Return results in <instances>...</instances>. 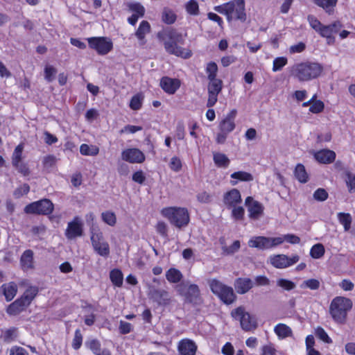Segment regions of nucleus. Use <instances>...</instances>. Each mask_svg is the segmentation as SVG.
I'll list each match as a JSON object with an SVG mask.
<instances>
[{"label": "nucleus", "instance_id": "obj_1", "mask_svg": "<svg viewBox=\"0 0 355 355\" xmlns=\"http://www.w3.org/2000/svg\"><path fill=\"white\" fill-rule=\"evenodd\" d=\"M159 40L163 42L165 51L171 54L183 59L191 57L190 49L183 48L179 44L184 43L183 35L173 28H166L159 31L157 34Z\"/></svg>", "mask_w": 355, "mask_h": 355}, {"label": "nucleus", "instance_id": "obj_2", "mask_svg": "<svg viewBox=\"0 0 355 355\" xmlns=\"http://www.w3.org/2000/svg\"><path fill=\"white\" fill-rule=\"evenodd\" d=\"M323 71L322 66L318 62H304L292 67L291 74L300 82H306L317 78Z\"/></svg>", "mask_w": 355, "mask_h": 355}, {"label": "nucleus", "instance_id": "obj_3", "mask_svg": "<svg viewBox=\"0 0 355 355\" xmlns=\"http://www.w3.org/2000/svg\"><path fill=\"white\" fill-rule=\"evenodd\" d=\"M244 0H234L214 7V10L226 16L228 21L240 20L245 21L246 14Z\"/></svg>", "mask_w": 355, "mask_h": 355}, {"label": "nucleus", "instance_id": "obj_4", "mask_svg": "<svg viewBox=\"0 0 355 355\" xmlns=\"http://www.w3.org/2000/svg\"><path fill=\"white\" fill-rule=\"evenodd\" d=\"M352 307L351 300L344 297H336L331 302L329 312L335 322L343 324L345 322L347 312Z\"/></svg>", "mask_w": 355, "mask_h": 355}, {"label": "nucleus", "instance_id": "obj_5", "mask_svg": "<svg viewBox=\"0 0 355 355\" xmlns=\"http://www.w3.org/2000/svg\"><path fill=\"white\" fill-rule=\"evenodd\" d=\"M161 213L173 225L178 228L186 227L189 223V214L186 208L169 207L162 209Z\"/></svg>", "mask_w": 355, "mask_h": 355}, {"label": "nucleus", "instance_id": "obj_6", "mask_svg": "<svg viewBox=\"0 0 355 355\" xmlns=\"http://www.w3.org/2000/svg\"><path fill=\"white\" fill-rule=\"evenodd\" d=\"M208 284L212 293L226 304H230L234 302L236 295L232 287L225 285L216 279H209Z\"/></svg>", "mask_w": 355, "mask_h": 355}, {"label": "nucleus", "instance_id": "obj_7", "mask_svg": "<svg viewBox=\"0 0 355 355\" xmlns=\"http://www.w3.org/2000/svg\"><path fill=\"white\" fill-rule=\"evenodd\" d=\"M90 239L94 251L99 256L107 258L110 254V248L105 240L103 232L98 228H92Z\"/></svg>", "mask_w": 355, "mask_h": 355}, {"label": "nucleus", "instance_id": "obj_8", "mask_svg": "<svg viewBox=\"0 0 355 355\" xmlns=\"http://www.w3.org/2000/svg\"><path fill=\"white\" fill-rule=\"evenodd\" d=\"M177 291L180 295L184 296L187 302L193 305H200L202 303L200 289L196 284L188 285L186 283H182L177 286Z\"/></svg>", "mask_w": 355, "mask_h": 355}, {"label": "nucleus", "instance_id": "obj_9", "mask_svg": "<svg viewBox=\"0 0 355 355\" xmlns=\"http://www.w3.org/2000/svg\"><path fill=\"white\" fill-rule=\"evenodd\" d=\"M284 242L283 238L279 237H266V236H253L248 241L250 248H254L259 250H268L276 247Z\"/></svg>", "mask_w": 355, "mask_h": 355}, {"label": "nucleus", "instance_id": "obj_10", "mask_svg": "<svg viewBox=\"0 0 355 355\" xmlns=\"http://www.w3.org/2000/svg\"><path fill=\"white\" fill-rule=\"evenodd\" d=\"M232 316L240 321L241 328L245 331H251L257 327V321L243 307H238L231 313Z\"/></svg>", "mask_w": 355, "mask_h": 355}, {"label": "nucleus", "instance_id": "obj_11", "mask_svg": "<svg viewBox=\"0 0 355 355\" xmlns=\"http://www.w3.org/2000/svg\"><path fill=\"white\" fill-rule=\"evenodd\" d=\"M53 204L48 199H43L28 204L24 208L26 214L48 215L52 213Z\"/></svg>", "mask_w": 355, "mask_h": 355}, {"label": "nucleus", "instance_id": "obj_12", "mask_svg": "<svg viewBox=\"0 0 355 355\" xmlns=\"http://www.w3.org/2000/svg\"><path fill=\"white\" fill-rule=\"evenodd\" d=\"M90 48L95 49L98 54L105 55L112 49V42L104 37H93L87 38Z\"/></svg>", "mask_w": 355, "mask_h": 355}, {"label": "nucleus", "instance_id": "obj_13", "mask_svg": "<svg viewBox=\"0 0 355 355\" xmlns=\"http://www.w3.org/2000/svg\"><path fill=\"white\" fill-rule=\"evenodd\" d=\"M24 150V144H19L15 148L12 157V165L24 175H28L30 173L27 164L22 162V154Z\"/></svg>", "mask_w": 355, "mask_h": 355}, {"label": "nucleus", "instance_id": "obj_14", "mask_svg": "<svg viewBox=\"0 0 355 355\" xmlns=\"http://www.w3.org/2000/svg\"><path fill=\"white\" fill-rule=\"evenodd\" d=\"M223 88V82L220 79L209 80L207 90H208V99L207 102V107H213L218 101V95L221 92Z\"/></svg>", "mask_w": 355, "mask_h": 355}, {"label": "nucleus", "instance_id": "obj_15", "mask_svg": "<svg viewBox=\"0 0 355 355\" xmlns=\"http://www.w3.org/2000/svg\"><path fill=\"white\" fill-rule=\"evenodd\" d=\"M300 259L298 255L288 257L285 254H277L270 258V263L277 268H285L296 263Z\"/></svg>", "mask_w": 355, "mask_h": 355}, {"label": "nucleus", "instance_id": "obj_16", "mask_svg": "<svg viewBox=\"0 0 355 355\" xmlns=\"http://www.w3.org/2000/svg\"><path fill=\"white\" fill-rule=\"evenodd\" d=\"M122 159L131 164H141L145 161L144 154L138 148H128L121 153Z\"/></svg>", "mask_w": 355, "mask_h": 355}, {"label": "nucleus", "instance_id": "obj_17", "mask_svg": "<svg viewBox=\"0 0 355 355\" xmlns=\"http://www.w3.org/2000/svg\"><path fill=\"white\" fill-rule=\"evenodd\" d=\"M83 223L79 217H75L72 221L69 222L65 230V236L72 240L83 235Z\"/></svg>", "mask_w": 355, "mask_h": 355}, {"label": "nucleus", "instance_id": "obj_18", "mask_svg": "<svg viewBox=\"0 0 355 355\" xmlns=\"http://www.w3.org/2000/svg\"><path fill=\"white\" fill-rule=\"evenodd\" d=\"M236 114L237 111L234 109L232 110L224 116V118L218 124V128L220 131H223L225 133L230 134L235 129V119L236 116Z\"/></svg>", "mask_w": 355, "mask_h": 355}, {"label": "nucleus", "instance_id": "obj_19", "mask_svg": "<svg viewBox=\"0 0 355 355\" xmlns=\"http://www.w3.org/2000/svg\"><path fill=\"white\" fill-rule=\"evenodd\" d=\"M148 295L151 300L156 302L159 305H166L170 302L169 293L164 289H159L150 286Z\"/></svg>", "mask_w": 355, "mask_h": 355}, {"label": "nucleus", "instance_id": "obj_20", "mask_svg": "<svg viewBox=\"0 0 355 355\" xmlns=\"http://www.w3.org/2000/svg\"><path fill=\"white\" fill-rule=\"evenodd\" d=\"M245 205L248 207L249 217L252 219H258L263 214V207L258 201L254 200L250 196L246 198L245 201Z\"/></svg>", "mask_w": 355, "mask_h": 355}, {"label": "nucleus", "instance_id": "obj_21", "mask_svg": "<svg viewBox=\"0 0 355 355\" xmlns=\"http://www.w3.org/2000/svg\"><path fill=\"white\" fill-rule=\"evenodd\" d=\"M242 201L240 191L236 189H232L226 192L223 196V203L228 209L237 206Z\"/></svg>", "mask_w": 355, "mask_h": 355}, {"label": "nucleus", "instance_id": "obj_22", "mask_svg": "<svg viewBox=\"0 0 355 355\" xmlns=\"http://www.w3.org/2000/svg\"><path fill=\"white\" fill-rule=\"evenodd\" d=\"M180 86L178 79L163 77L160 80V87L169 94H173Z\"/></svg>", "mask_w": 355, "mask_h": 355}, {"label": "nucleus", "instance_id": "obj_23", "mask_svg": "<svg viewBox=\"0 0 355 355\" xmlns=\"http://www.w3.org/2000/svg\"><path fill=\"white\" fill-rule=\"evenodd\" d=\"M178 351L180 355H196L197 345L189 339H183L178 344Z\"/></svg>", "mask_w": 355, "mask_h": 355}, {"label": "nucleus", "instance_id": "obj_24", "mask_svg": "<svg viewBox=\"0 0 355 355\" xmlns=\"http://www.w3.org/2000/svg\"><path fill=\"white\" fill-rule=\"evenodd\" d=\"M87 348L90 349L94 355H112L107 348H101V345L97 339H89L85 343Z\"/></svg>", "mask_w": 355, "mask_h": 355}, {"label": "nucleus", "instance_id": "obj_25", "mask_svg": "<svg viewBox=\"0 0 355 355\" xmlns=\"http://www.w3.org/2000/svg\"><path fill=\"white\" fill-rule=\"evenodd\" d=\"M34 253L31 250H25L20 258V265L24 271L33 270L35 268Z\"/></svg>", "mask_w": 355, "mask_h": 355}, {"label": "nucleus", "instance_id": "obj_26", "mask_svg": "<svg viewBox=\"0 0 355 355\" xmlns=\"http://www.w3.org/2000/svg\"><path fill=\"white\" fill-rule=\"evenodd\" d=\"M253 285L254 283L250 278L239 277L236 279L234 283L236 293L241 295L248 293Z\"/></svg>", "mask_w": 355, "mask_h": 355}, {"label": "nucleus", "instance_id": "obj_27", "mask_svg": "<svg viewBox=\"0 0 355 355\" xmlns=\"http://www.w3.org/2000/svg\"><path fill=\"white\" fill-rule=\"evenodd\" d=\"M315 158L320 163L329 164L335 160L336 153L333 150L324 149L315 153Z\"/></svg>", "mask_w": 355, "mask_h": 355}, {"label": "nucleus", "instance_id": "obj_28", "mask_svg": "<svg viewBox=\"0 0 355 355\" xmlns=\"http://www.w3.org/2000/svg\"><path fill=\"white\" fill-rule=\"evenodd\" d=\"M341 28L342 24L338 21L328 26L323 25L320 35L327 39H332V34L337 33Z\"/></svg>", "mask_w": 355, "mask_h": 355}, {"label": "nucleus", "instance_id": "obj_29", "mask_svg": "<svg viewBox=\"0 0 355 355\" xmlns=\"http://www.w3.org/2000/svg\"><path fill=\"white\" fill-rule=\"evenodd\" d=\"M1 288L7 301H11L17 292V284L13 282L3 284Z\"/></svg>", "mask_w": 355, "mask_h": 355}, {"label": "nucleus", "instance_id": "obj_30", "mask_svg": "<svg viewBox=\"0 0 355 355\" xmlns=\"http://www.w3.org/2000/svg\"><path fill=\"white\" fill-rule=\"evenodd\" d=\"M26 306L28 305L21 298H19L8 306L7 313L11 315H16L24 311Z\"/></svg>", "mask_w": 355, "mask_h": 355}, {"label": "nucleus", "instance_id": "obj_31", "mask_svg": "<svg viewBox=\"0 0 355 355\" xmlns=\"http://www.w3.org/2000/svg\"><path fill=\"white\" fill-rule=\"evenodd\" d=\"M318 6L323 8L329 15L333 13L338 0H313Z\"/></svg>", "mask_w": 355, "mask_h": 355}, {"label": "nucleus", "instance_id": "obj_32", "mask_svg": "<svg viewBox=\"0 0 355 355\" xmlns=\"http://www.w3.org/2000/svg\"><path fill=\"white\" fill-rule=\"evenodd\" d=\"M183 277L182 272L177 268H171L166 272V278L172 284L179 283Z\"/></svg>", "mask_w": 355, "mask_h": 355}, {"label": "nucleus", "instance_id": "obj_33", "mask_svg": "<svg viewBox=\"0 0 355 355\" xmlns=\"http://www.w3.org/2000/svg\"><path fill=\"white\" fill-rule=\"evenodd\" d=\"M150 31V24L147 21H142L139 28H137L135 35L136 37L141 41V44H145L144 38L147 33Z\"/></svg>", "mask_w": 355, "mask_h": 355}, {"label": "nucleus", "instance_id": "obj_34", "mask_svg": "<svg viewBox=\"0 0 355 355\" xmlns=\"http://www.w3.org/2000/svg\"><path fill=\"white\" fill-rule=\"evenodd\" d=\"M274 331L280 338H285L292 335L291 329L282 323L277 324L274 328Z\"/></svg>", "mask_w": 355, "mask_h": 355}, {"label": "nucleus", "instance_id": "obj_35", "mask_svg": "<svg viewBox=\"0 0 355 355\" xmlns=\"http://www.w3.org/2000/svg\"><path fill=\"white\" fill-rule=\"evenodd\" d=\"M110 278L112 283L117 287H121L123 285V275L121 270L113 269L110 272Z\"/></svg>", "mask_w": 355, "mask_h": 355}, {"label": "nucleus", "instance_id": "obj_36", "mask_svg": "<svg viewBox=\"0 0 355 355\" xmlns=\"http://www.w3.org/2000/svg\"><path fill=\"white\" fill-rule=\"evenodd\" d=\"M38 293V288L36 286H28L23 295L20 297L28 306L31 303Z\"/></svg>", "mask_w": 355, "mask_h": 355}, {"label": "nucleus", "instance_id": "obj_37", "mask_svg": "<svg viewBox=\"0 0 355 355\" xmlns=\"http://www.w3.org/2000/svg\"><path fill=\"white\" fill-rule=\"evenodd\" d=\"M294 175L296 179L301 183H306L309 180V176L305 167L301 164H297L295 168Z\"/></svg>", "mask_w": 355, "mask_h": 355}, {"label": "nucleus", "instance_id": "obj_38", "mask_svg": "<svg viewBox=\"0 0 355 355\" xmlns=\"http://www.w3.org/2000/svg\"><path fill=\"white\" fill-rule=\"evenodd\" d=\"M213 159L215 164L218 167L227 168L230 162L225 154L220 153H214Z\"/></svg>", "mask_w": 355, "mask_h": 355}, {"label": "nucleus", "instance_id": "obj_39", "mask_svg": "<svg viewBox=\"0 0 355 355\" xmlns=\"http://www.w3.org/2000/svg\"><path fill=\"white\" fill-rule=\"evenodd\" d=\"M177 16L175 12L168 8H164L162 14V19L164 23L166 24H173L176 21Z\"/></svg>", "mask_w": 355, "mask_h": 355}, {"label": "nucleus", "instance_id": "obj_40", "mask_svg": "<svg viewBox=\"0 0 355 355\" xmlns=\"http://www.w3.org/2000/svg\"><path fill=\"white\" fill-rule=\"evenodd\" d=\"M101 218L105 223L110 226H114L116 223L115 214L110 211H103L101 214Z\"/></svg>", "mask_w": 355, "mask_h": 355}, {"label": "nucleus", "instance_id": "obj_41", "mask_svg": "<svg viewBox=\"0 0 355 355\" xmlns=\"http://www.w3.org/2000/svg\"><path fill=\"white\" fill-rule=\"evenodd\" d=\"M230 177L232 179H236L244 182H250L253 180L252 175L245 171L234 172L231 174Z\"/></svg>", "mask_w": 355, "mask_h": 355}, {"label": "nucleus", "instance_id": "obj_42", "mask_svg": "<svg viewBox=\"0 0 355 355\" xmlns=\"http://www.w3.org/2000/svg\"><path fill=\"white\" fill-rule=\"evenodd\" d=\"M325 250L322 244H315L310 250V255L313 259H320L324 254Z\"/></svg>", "mask_w": 355, "mask_h": 355}, {"label": "nucleus", "instance_id": "obj_43", "mask_svg": "<svg viewBox=\"0 0 355 355\" xmlns=\"http://www.w3.org/2000/svg\"><path fill=\"white\" fill-rule=\"evenodd\" d=\"M339 222L344 226L345 230H349L352 223V217L349 214L340 212L338 214Z\"/></svg>", "mask_w": 355, "mask_h": 355}, {"label": "nucleus", "instance_id": "obj_44", "mask_svg": "<svg viewBox=\"0 0 355 355\" xmlns=\"http://www.w3.org/2000/svg\"><path fill=\"white\" fill-rule=\"evenodd\" d=\"M320 286V282L316 279H309L304 281L300 285L301 288H309L311 290H318Z\"/></svg>", "mask_w": 355, "mask_h": 355}, {"label": "nucleus", "instance_id": "obj_45", "mask_svg": "<svg viewBox=\"0 0 355 355\" xmlns=\"http://www.w3.org/2000/svg\"><path fill=\"white\" fill-rule=\"evenodd\" d=\"M217 71H218V66L215 62H211L207 64V68H206V73L207 74V78H208L209 80L217 79L216 78Z\"/></svg>", "mask_w": 355, "mask_h": 355}, {"label": "nucleus", "instance_id": "obj_46", "mask_svg": "<svg viewBox=\"0 0 355 355\" xmlns=\"http://www.w3.org/2000/svg\"><path fill=\"white\" fill-rule=\"evenodd\" d=\"M307 19L311 27L320 35L323 27L321 22L313 15H309Z\"/></svg>", "mask_w": 355, "mask_h": 355}, {"label": "nucleus", "instance_id": "obj_47", "mask_svg": "<svg viewBox=\"0 0 355 355\" xmlns=\"http://www.w3.org/2000/svg\"><path fill=\"white\" fill-rule=\"evenodd\" d=\"M80 153L83 155H96L98 153V148L95 146L90 148L87 144H83L80 147Z\"/></svg>", "mask_w": 355, "mask_h": 355}, {"label": "nucleus", "instance_id": "obj_48", "mask_svg": "<svg viewBox=\"0 0 355 355\" xmlns=\"http://www.w3.org/2000/svg\"><path fill=\"white\" fill-rule=\"evenodd\" d=\"M186 10L192 15H198L199 13L198 3L196 0H190L186 4Z\"/></svg>", "mask_w": 355, "mask_h": 355}, {"label": "nucleus", "instance_id": "obj_49", "mask_svg": "<svg viewBox=\"0 0 355 355\" xmlns=\"http://www.w3.org/2000/svg\"><path fill=\"white\" fill-rule=\"evenodd\" d=\"M277 285L286 291H291L295 288V284L286 279H279Z\"/></svg>", "mask_w": 355, "mask_h": 355}, {"label": "nucleus", "instance_id": "obj_50", "mask_svg": "<svg viewBox=\"0 0 355 355\" xmlns=\"http://www.w3.org/2000/svg\"><path fill=\"white\" fill-rule=\"evenodd\" d=\"M287 58L285 57H279L275 58L273 60L272 71H280L287 64Z\"/></svg>", "mask_w": 355, "mask_h": 355}, {"label": "nucleus", "instance_id": "obj_51", "mask_svg": "<svg viewBox=\"0 0 355 355\" xmlns=\"http://www.w3.org/2000/svg\"><path fill=\"white\" fill-rule=\"evenodd\" d=\"M129 9L139 17H143L145 13L144 7L139 3H132L128 5Z\"/></svg>", "mask_w": 355, "mask_h": 355}, {"label": "nucleus", "instance_id": "obj_52", "mask_svg": "<svg viewBox=\"0 0 355 355\" xmlns=\"http://www.w3.org/2000/svg\"><path fill=\"white\" fill-rule=\"evenodd\" d=\"M56 73L57 71L53 66L46 65L44 68V78L49 83L53 80Z\"/></svg>", "mask_w": 355, "mask_h": 355}, {"label": "nucleus", "instance_id": "obj_53", "mask_svg": "<svg viewBox=\"0 0 355 355\" xmlns=\"http://www.w3.org/2000/svg\"><path fill=\"white\" fill-rule=\"evenodd\" d=\"M30 191V187L27 184H24L17 187L13 193L15 198H19L25 194H27Z\"/></svg>", "mask_w": 355, "mask_h": 355}, {"label": "nucleus", "instance_id": "obj_54", "mask_svg": "<svg viewBox=\"0 0 355 355\" xmlns=\"http://www.w3.org/2000/svg\"><path fill=\"white\" fill-rule=\"evenodd\" d=\"M83 343V336L80 329L75 331L74 338L72 341V347L74 349H78Z\"/></svg>", "mask_w": 355, "mask_h": 355}, {"label": "nucleus", "instance_id": "obj_55", "mask_svg": "<svg viewBox=\"0 0 355 355\" xmlns=\"http://www.w3.org/2000/svg\"><path fill=\"white\" fill-rule=\"evenodd\" d=\"M328 193L324 189L319 188L313 193V198L317 201H324L328 198Z\"/></svg>", "mask_w": 355, "mask_h": 355}, {"label": "nucleus", "instance_id": "obj_56", "mask_svg": "<svg viewBox=\"0 0 355 355\" xmlns=\"http://www.w3.org/2000/svg\"><path fill=\"white\" fill-rule=\"evenodd\" d=\"M315 336L326 343H331L332 340L329 337L327 332L322 327L315 329Z\"/></svg>", "mask_w": 355, "mask_h": 355}, {"label": "nucleus", "instance_id": "obj_57", "mask_svg": "<svg viewBox=\"0 0 355 355\" xmlns=\"http://www.w3.org/2000/svg\"><path fill=\"white\" fill-rule=\"evenodd\" d=\"M142 98L140 95H135L130 100V107L133 110H138L141 107Z\"/></svg>", "mask_w": 355, "mask_h": 355}, {"label": "nucleus", "instance_id": "obj_58", "mask_svg": "<svg viewBox=\"0 0 355 355\" xmlns=\"http://www.w3.org/2000/svg\"><path fill=\"white\" fill-rule=\"evenodd\" d=\"M232 216L236 220L243 219L245 214V210L241 206H235L232 207Z\"/></svg>", "mask_w": 355, "mask_h": 355}, {"label": "nucleus", "instance_id": "obj_59", "mask_svg": "<svg viewBox=\"0 0 355 355\" xmlns=\"http://www.w3.org/2000/svg\"><path fill=\"white\" fill-rule=\"evenodd\" d=\"M347 179L345 180L348 191L350 193L355 191V175L350 173H347Z\"/></svg>", "mask_w": 355, "mask_h": 355}, {"label": "nucleus", "instance_id": "obj_60", "mask_svg": "<svg viewBox=\"0 0 355 355\" xmlns=\"http://www.w3.org/2000/svg\"><path fill=\"white\" fill-rule=\"evenodd\" d=\"M57 162V159L54 155H47L43 159L44 167L46 169L53 168Z\"/></svg>", "mask_w": 355, "mask_h": 355}, {"label": "nucleus", "instance_id": "obj_61", "mask_svg": "<svg viewBox=\"0 0 355 355\" xmlns=\"http://www.w3.org/2000/svg\"><path fill=\"white\" fill-rule=\"evenodd\" d=\"M324 107V103L318 100L313 103V104L310 106L309 111L314 114H318L323 111Z\"/></svg>", "mask_w": 355, "mask_h": 355}, {"label": "nucleus", "instance_id": "obj_62", "mask_svg": "<svg viewBox=\"0 0 355 355\" xmlns=\"http://www.w3.org/2000/svg\"><path fill=\"white\" fill-rule=\"evenodd\" d=\"M169 166L171 170L178 172L182 168V162L178 157H173L169 163Z\"/></svg>", "mask_w": 355, "mask_h": 355}, {"label": "nucleus", "instance_id": "obj_63", "mask_svg": "<svg viewBox=\"0 0 355 355\" xmlns=\"http://www.w3.org/2000/svg\"><path fill=\"white\" fill-rule=\"evenodd\" d=\"M240 248V242L239 241H235L232 245L230 247L224 246L223 247V250L225 253L230 254H234Z\"/></svg>", "mask_w": 355, "mask_h": 355}, {"label": "nucleus", "instance_id": "obj_64", "mask_svg": "<svg viewBox=\"0 0 355 355\" xmlns=\"http://www.w3.org/2000/svg\"><path fill=\"white\" fill-rule=\"evenodd\" d=\"M10 355H28V352L21 347L14 346L10 350Z\"/></svg>", "mask_w": 355, "mask_h": 355}]
</instances>
